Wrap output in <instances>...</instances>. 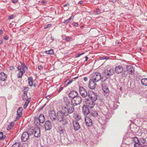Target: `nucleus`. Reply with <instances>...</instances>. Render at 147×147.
Masks as SVG:
<instances>
[{
	"label": "nucleus",
	"mask_w": 147,
	"mask_h": 147,
	"mask_svg": "<svg viewBox=\"0 0 147 147\" xmlns=\"http://www.w3.org/2000/svg\"><path fill=\"white\" fill-rule=\"evenodd\" d=\"M64 116H67V115L64 114V111L62 109L61 111H59L57 113V120L59 121L61 119L65 118Z\"/></svg>",
	"instance_id": "6e6552de"
},
{
	"label": "nucleus",
	"mask_w": 147,
	"mask_h": 147,
	"mask_svg": "<svg viewBox=\"0 0 147 147\" xmlns=\"http://www.w3.org/2000/svg\"><path fill=\"white\" fill-rule=\"evenodd\" d=\"M84 80L86 82L88 78L87 77H85L84 78Z\"/></svg>",
	"instance_id": "e2e57ef3"
},
{
	"label": "nucleus",
	"mask_w": 147,
	"mask_h": 147,
	"mask_svg": "<svg viewBox=\"0 0 147 147\" xmlns=\"http://www.w3.org/2000/svg\"><path fill=\"white\" fill-rule=\"evenodd\" d=\"M109 1L110 2L113 3H115L116 1V0H109Z\"/></svg>",
	"instance_id": "0e129e2a"
},
{
	"label": "nucleus",
	"mask_w": 147,
	"mask_h": 147,
	"mask_svg": "<svg viewBox=\"0 0 147 147\" xmlns=\"http://www.w3.org/2000/svg\"><path fill=\"white\" fill-rule=\"evenodd\" d=\"M44 127L46 131L50 130L52 129V123L50 121L47 120L45 122Z\"/></svg>",
	"instance_id": "9b49d317"
},
{
	"label": "nucleus",
	"mask_w": 147,
	"mask_h": 147,
	"mask_svg": "<svg viewBox=\"0 0 147 147\" xmlns=\"http://www.w3.org/2000/svg\"><path fill=\"white\" fill-rule=\"evenodd\" d=\"M101 78V84H102L104 83H106V84H107V82H109V81H107V79H108V78H105H105L103 77V76H102Z\"/></svg>",
	"instance_id": "c85d7f7f"
},
{
	"label": "nucleus",
	"mask_w": 147,
	"mask_h": 147,
	"mask_svg": "<svg viewBox=\"0 0 147 147\" xmlns=\"http://www.w3.org/2000/svg\"><path fill=\"white\" fill-rule=\"evenodd\" d=\"M59 121L60 122H61L62 123V125L63 126H65L66 125L68 124V121L65 117L62 120L61 119Z\"/></svg>",
	"instance_id": "a878e982"
},
{
	"label": "nucleus",
	"mask_w": 147,
	"mask_h": 147,
	"mask_svg": "<svg viewBox=\"0 0 147 147\" xmlns=\"http://www.w3.org/2000/svg\"><path fill=\"white\" fill-rule=\"evenodd\" d=\"M51 24H48L47 25V26L46 27H44V28H48L50 27H51Z\"/></svg>",
	"instance_id": "5fc2aeb1"
},
{
	"label": "nucleus",
	"mask_w": 147,
	"mask_h": 147,
	"mask_svg": "<svg viewBox=\"0 0 147 147\" xmlns=\"http://www.w3.org/2000/svg\"><path fill=\"white\" fill-rule=\"evenodd\" d=\"M114 74V71L113 69L111 68L109 69H105L102 73V75L105 78H109L110 76Z\"/></svg>",
	"instance_id": "7ed1b4c3"
},
{
	"label": "nucleus",
	"mask_w": 147,
	"mask_h": 147,
	"mask_svg": "<svg viewBox=\"0 0 147 147\" xmlns=\"http://www.w3.org/2000/svg\"><path fill=\"white\" fill-rule=\"evenodd\" d=\"M75 118L77 120H79L81 119V117L79 114H76L75 115Z\"/></svg>",
	"instance_id": "c03bdc74"
},
{
	"label": "nucleus",
	"mask_w": 147,
	"mask_h": 147,
	"mask_svg": "<svg viewBox=\"0 0 147 147\" xmlns=\"http://www.w3.org/2000/svg\"><path fill=\"white\" fill-rule=\"evenodd\" d=\"M7 77V75L3 72L0 73V80L1 81H5Z\"/></svg>",
	"instance_id": "4be33fe9"
},
{
	"label": "nucleus",
	"mask_w": 147,
	"mask_h": 147,
	"mask_svg": "<svg viewBox=\"0 0 147 147\" xmlns=\"http://www.w3.org/2000/svg\"><path fill=\"white\" fill-rule=\"evenodd\" d=\"M45 53L47 54L52 55L54 53V52L52 49H51L49 51H46Z\"/></svg>",
	"instance_id": "4c0bfd02"
},
{
	"label": "nucleus",
	"mask_w": 147,
	"mask_h": 147,
	"mask_svg": "<svg viewBox=\"0 0 147 147\" xmlns=\"http://www.w3.org/2000/svg\"><path fill=\"white\" fill-rule=\"evenodd\" d=\"M70 20H69V19H68L67 20H65L64 22V23H68V22H69L70 21Z\"/></svg>",
	"instance_id": "8fccbe9b"
},
{
	"label": "nucleus",
	"mask_w": 147,
	"mask_h": 147,
	"mask_svg": "<svg viewBox=\"0 0 147 147\" xmlns=\"http://www.w3.org/2000/svg\"><path fill=\"white\" fill-rule=\"evenodd\" d=\"M73 24L75 26H78V24L76 22H74Z\"/></svg>",
	"instance_id": "680f3d73"
},
{
	"label": "nucleus",
	"mask_w": 147,
	"mask_h": 147,
	"mask_svg": "<svg viewBox=\"0 0 147 147\" xmlns=\"http://www.w3.org/2000/svg\"><path fill=\"white\" fill-rule=\"evenodd\" d=\"M51 96L52 95H48L46 97V98H47V99H49L50 98Z\"/></svg>",
	"instance_id": "13d9d810"
},
{
	"label": "nucleus",
	"mask_w": 147,
	"mask_h": 147,
	"mask_svg": "<svg viewBox=\"0 0 147 147\" xmlns=\"http://www.w3.org/2000/svg\"><path fill=\"white\" fill-rule=\"evenodd\" d=\"M18 73L17 74V77L19 78H21L23 74L25 72V70H20Z\"/></svg>",
	"instance_id": "cd10ccee"
},
{
	"label": "nucleus",
	"mask_w": 147,
	"mask_h": 147,
	"mask_svg": "<svg viewBox=\"0 0 147 147\" xmlns=\"http://www.w3.org/2000/svg\"><path fill=\"white\" fill-rule=\"evenodd\" d=\"M79 92L80 94L84 98L86 97L88 95V92H87L85 89L83 87H79Z\"/></svg>",
	"instance_id": "1a4fd4ad"
},
{
	"label": "nucleus",
	"mask_w": 147,
	"mask_h": 147,
	"mask_svg": "<svg viewBox=\"0 0 147 147\" xmlns=\"http://www.w3.org/2000/svg\"><path fill=\"white\" fill-rule=\"evenodd\" d=\"M142 84L144 85L147 86V79L144 78L142 79L141 80Z\"/></svg>",
	"instance_id": "2f4dec72"
},
{
	"label": "nucleus",
	"mask_w": 147,
	"mask_h": 147,
	"mask_svg": "<svg viewBox=\"0 0 147 147\" xmlns=\"http://www.w3.org/2000/svg\"><path fill=\"white\" fill-rule=\"evenodd\" d=\"M64 103L65 105L62 107V109L64 114L68 116L69 114L73 113L74 111V107L71 103L70 100L68 99L67 97H64L63 98Z\"/></svg>",
	"instance_id": "f257e3e1"
},
{
	"label": "nucleus",
	"mask_w": 147,
	"mask_h": 147,
	"mask_svg": "<svg viewBox=\"0 0 147 147\" xmlns=\"http://www.w3.org/2000/svg\"><path fill=\"white\" fill-rule=\"evenodd\" d=\"M78 95V93L75 91H71L69 94V96L71 99H73L74 98L77 96Z\"/></svg>",
	"instance_id": "a211bd4d"
},
{
	"label": "nucleus",
	"mask_w": 147,
	"mask_h": 147,
	"mask_svg": "<svg viewBox=\"0 0 147 147\" xmlns=\"http://www.w3.org/2000/svg\"><path fill=\"white\" fill-rule=\"evenodd\" d=\"M49 115L51 119L53 121H54L56 119V113L54 111L50 110L49 112Z\"/></svg>",
	"instance_id": "f8f14e48"
},
{
	"label": "nucleus",
	"mask_w": 147,
	"mask_h": 147,
	"mask_svg": "<svg viewBox=\"0 0 147 147\" xmlns=\"http://www.w3.org/2000/svg\"><path fill=\"white\" fill-rule=\"evenodd\" d=\"M133 140L135 143H136V142H139V139L137 137H134L133 138H132Z\"/></svg>",
	"instance_id": "a18cd8bd"
},
{
	"label": "nucleus",
	"mask_w": 147,
	"mask_h": 147,
	"mask_svg": "<svg viewBox=\"0 0 147 147\" xmlns=\"http://www.w3.org/2000/svg\"><path fill=\"white\" fill-rule=\"evenodd\" d=\"M109 58V57H102L101 58V59H108Z\"/></svg>",
	"instance_id": "6e6d98bb"
},
{
	"label": "nucleus",
	"mask_w": 147,
	"mask_h": 147,
	"mask_svg": "<svg viewBox=\"0 0 147 147\" xmlns=\"http://www.w3.org/2000/svg\"><path fill=\"white\" fill-rule=\"evenodd\" d=\"M18 0H13L12 2L14 3H16L18 2Z\"/></svg>",
	"instance_id": "69168bd1"
},
{
	"label": "nucleus",
	"mask_w": 147,
	"mask_h": 147,
	"mask_svg": "<svg viewBox=\"0 0 147 147\" xmlns=\"http://www.w3.org/2000/svg\"><path fill=\"white\" fill-rule=\"evenodd\" d=\"M29 90V88L28 87H25L24 89V90H25V91H26V92L27 93V92L26 91H27Z\"/></svg>",
	"instance_id": "4d7b16f0"
},
{
	"label": "nucleus",
	"mask_w": 147,
	"mask_h": 147,
	"mask_svg": "<svg viewBox=\"0 0 147 147\" xmlns=\"http://www.w3.org/2000/svg\"><path fill=\"white\" fill-rule=\"evenodd\" d=\"M3 133L2 132H0V140H3Z\"/></svg>",
	"instance_id": "de8ad7c7"
},
{
	"label": "nucleus",
	"mask_w": 147,
	"mask_h": 147,
	"mask_svg": "<svg viewBox=\"0 0 147 147\" xmlns=\"http://www.w3.org/2000/svg\"><path fill=\"white\" fill-rule=\"evenodd\" d=\"M84 53H81L80 54H78V55H77V56H76V57H79L80 56H81V55H83V54H84Z\"/></svg>",
	"instance_id": "bf43d9fd"
},
{
	"label": "nucleus",
	"mask_w": 147,
	"mask_h": 147,
	"mask_svg": "<svg viewBox=\"0 0 147 147\" xmlns=\"http://www.w3.org/2000/svg\"><path fill=\"white\" fill-rule=\"evenodd\" d=\"M90 115V117L92 116L96 118V119L98 118L99 117L98 113L96 111L93 112L92 113H91Z\"/></svg>",
	"instance_id": "7c9ffc66"
},
{
	"label": "nucleus",
	"mask_w": 147,
	"mask_h": 147,
	"mask_svg": "<svg viewBox=\"0 0 147 147\" xmlns=\"http://www.w3.org/2000/svg\"><path fill=\"white\" fill-rule=\"evenodd\" d=\"M15 17V16L14 15H12L11 16H9L8 17V18L9 19H12L14 18Z\"/></svg>",
	"instance_id": "09e8293b"
},
{
	"label": "nucleus",
	"mask_w": 147,
	"mask_h": 147,
	"mask_svg": "<svg viewBox=\"0 0 147 147\" xmlns=\"http://www.w3.org/2000/svg\"><path fill=\"white\" fill-rule=\"evenodd\" d=\"M128 74H129V73L126 70H124L123 71L121 76L123 77H126L127 76Z\"/></svg>",
	"instance_id": "c9c22d12"
},
{
	"label": "nucleus",
	"mask_w": 147,
	"mask_h": 147,
	"mask_svg": "<svg viewBox=\"0 0 147 147\" xmlns=\"http://www.w3.org/2000/svg\"><path fill=\"white\" fill-rule=\"evenodd\" d=\"M85 122L86 125L88 127H90L92 125V119L88 116L85 117Z\"/></svg>",
	"instance_id": "dca6fc26"
},
{
	"label": "nucleus",
	"mask_w": 147,
	"mask_h": 147,
	"mask_svg": "<svg viewBox=\"0 0 147 147\" xmlns=\"http://www.w3.org/2000/svg\"><path fill=\"white\" fill-rule=\"evenodd\" d=\"M72 125L75 131H78L80 127L79 123L76 120H74L73 121Z\"/></svg>",
	"instance_id": "2eb2a0df"
},
{
	"label": "nucleus",
	"mask_w": 147,
	"mask_h": 147,
	"mask_svg": "<svg viewBox=\"0 0 147 147\" xmlns=\"http://www.w3.org/2000/svg\"><path fill=\"white\" fill-rule=\"evenodd\" d=\"M20 144L19 142H15L11 147H20Z\"/></svg>",
	"instance_id": "ea45409f"
},
{
	"label": "nucleus",
	"mask_w": 147,
	"mask_h": 147,
	"mask_svg": "<svg viewBox=\"0 0 147 147\" xmlns=\"http://www.w3.org/2000/svg\"><path fill=\"white\" fill-rule=\"evenodd\" d=\"M39 122L41 123H43L45 121V118L44 115L42 114H40L38 118Z\"/></svg>",
	"instance_id": "b1692460"
},
{
	"label": "nucleus",
	"mask_w": 147,
	"mask_h": 147,
	"mask_svg": "<svg viewBox=\"0 0 147 147\" xmlns=\"http://www.w3.org/2000/svg\"><path fill=\"white\" fill-rule=\"evenodd\" d=\"M23 110V109L22 107H19L17 111V115H19V116H21L22 115Z\"/></svg>",
	"instance_id": "bb28decb"
},
{
	"label": "nucleus",
	"mask_w": 147,
	"mask_h": 147,
	"mask_svg": "<svg viewBox=\"0 0 147 147\" xmlns=\"http://www.w3.org/2000/svg\"><path fill=\"white\" fill-rule=\"evenodd\" d=\"M22 98L24 100H27L28 98V96L27 93L26 92V91H24L23 94L22 95Z\"/></svg>",
	"instance_id": "72a5a7b5"
},
{
	"label": "nucleus",
	"mask_w": 147,
	"mask_h": 147,
	"mask_svg": "<svg viewBox=\"0 0 147 147\" xmlns=\"http://www.w3.org/2000/svg\"><path fill=\"white\" fill-rule=\"evenodd\" d=\"M123 67L119 65L116 67L115 69V72L117 74H119L121 73L123 71Z\"/></svg>",
	"instance_id": "aec40b11"
},
{
	"label": "nucleus",
	"mask_w": 147,
	"mask_h": 147,
	"mask_svg": "<svg viewBox=\"0 0 147 147\" xmlns=\"http://www.w3.org/2000/svg\"><path fill=\"white\" fill-rule=\"evenodd\" d=\"M117 102H116L114 103L113 107L114 110H115L117 109L119 106V105L117 104Z\"/></svg>",
	"instance_id": "37998d69"
},
{
	"label": "nucleus",
	"mask_w": 147,
	"mask_h": 147,
	"mask_svg": "<svg viewBox=\"0 0 147 147\" xmlns=\"http://www.w3.org/2000/svg\"><path fill=\"white\" fill-rule=\"evenodd\" d=\"M65 40L67 41H69L70 40V38L69 37H67L66 38Z\"/></svg>",
	"instance_id": "052dcab7"
},
{
	"label": "nucleus",
	"mask_w": 147,
	"mask_h": 147,
	"mask_svg": "<svg viewBox=\"0 0 147 147\" xmlns=\"http://www.w3.org/2000/svg\"><path fill=\"white\" fill-rule=\"evenodd\" d=\"M57 132L59 134L61 137L63 136L66 133L65 128L61 126H59L57 127Z\"/></svg>",
	"instance_id": "9d476101"
},
{
	"label": "nucleus",
	"mask_w": 147,
	"mask_h": 147,
	"mask_svg": "<svg viewBox=\"0 0 147 147\" xmlns=\"http://www.w3.org/2000/svg\"><path fill=\"white\" fill-rule=\"evenodd\" d=\"M29 102L30 100H27L26 101V102L24 106V109H26L27 107L29 104Z\"/></svg>",
	"instance_id": "49530a36"
},
{
	"label": "nucleus",
	"mask_w": 147,
	"mask_h": 147,
	"mask_svg": "<svg viewBox=\"0 0 147 147\" xmlns=\"http://www.w3.org/2000/svg\"><path fill=\"white\" fill-rule=\"evenodd\" d=\"M101 78H102V76L100 73L96 72L92 74V76L90 79H92L94 81L97 82L99 81Z\"/></svg>",
	"instance_id": "20e7f679"
},
{
	"label": "nucleus",
	"mask_w": 147,
	"mask_h": 147,
	"mask_svg": "<svg viewBox=\"0 0 147 147\" xmlns=\"http://www.w3.org/2000/svg\"><path fill=\"white\" fill-rule=\"evenodd\" d=\"M29 134L27 132H24L21 136V139L23 142L27 141L28 139Z\"/></svg>",
	"instance_id": "f3484780"
},
{
	"label": "nucleus",
	"mask_w": 147,
	"mask_h": 147,
	"mask_svg": "<svg viewBox=\"0 0 147 147\" xmlns=\"http://www.w3.org/2000/svg\"><path fill=\"white\" fill-rule=\"evenodd\" d=\"M96 82L94 81L92 79H90L89 81L88 86L89 88L91 89H94L96 87Z\"/></svg>",
	"instance_id": "4468645a"
},
{
	"label": "nucleus",
	"mask_w": 147,
	"mask_h": 147,
	"mask_svg": "<svg viewBox=\"0 0 147 147\" xmlns=\"http://www.w3.org/2000/svg\"><path fill=\"white\" fill-rule=\"evenodd\" d=\"M34 123L37 126V127L39 126L40 125V123L39 122V121L38 119V117H36L34 119Z\"/></svg>",
	"instance_id": "473e14b6"
},
{
	"label": "nucleus",
	"mask_w": 147,
	"mask_h": 147,
	"mask_svg": "<svg viewBox=\"0 0 147 147\" xmlns=\"http://www.w3.org/2000/svg\"><path fill=\"white\" fill-rule=\"evenodd\" d=\"M40 131L39 127H36V130L34 134V136L38 138L40 136Z\"/></svg>",
	"instance_id": "412c9836"
},
{
	"label": "nucleus",
	"mask_w": 147,
	"mask_h": 147,
	"mask_svg": "<svg viewBox=\"0 0 147 147\" xmlns=\"http://www.w3.org/2000/svg\"><path fill=\"white\" fill-rule=\"evenodd\" d=\"M18 116L16 117V119H14L15 121H16L18 119L20 118L21 117L19 116V115H17Z\"/></svg>",
	"instance_id": "603ef678"
},
{
	"label": "nucleus",
	"mask_w": 147,
	"mask_h": 147,
	"mask_svg": "<svg viewBox=\"0 0 147 147\" xmlns=\"http://www.w3.org/2000/svg\"><path fill=\"white\" fill-rule=\"evenodd\" d=\"M82 101V99L81 97L78 95L72 99L71 102L73 105L75 106L80 105Z\"/></svg>",
	"instance_id": "39448f33"
},
{
	"label": "nucleus",
	"mask_w": 147,
	"mask_h": 147,
	"mask_svg": "<svg viewBox=\"0 0 147 147\" xmlns=\"http://www.w3.org/2000/svg\"><path fill=\"white\" fill-rule=\"evenodd\" d=\"M126 71H128L129 74H133L134 73V69L133 67L131 65H127L126 66Z\"/></svg>",
	"instance_id": "ddd939ff"
},
{
	"label": "nucleus",
	"mask_w": 147,
	"mask_h": 147,
	"mask_svg": "<svg viewBox=\"0 0 147 147\" xmlns=\"http://www.w3.org/2000/svg\"><path fill=\"white\" fill-rule=\"evenodd\" d=\"M63 87H60L59 88V89L58 90V92H61V90H63Z\"/></svg>",
	"instance_id": "864d4df0"
},
{
	"label": "nucleus",
	"mask_w": 147,
	"mask_h": 147,
	"mask_svg": "<svg viewBox=\"0 0 147 147\" xmlns=\"http://www.w3.org/2000/svg\"><path fill=\"white\" fill-rule=\"evenodd\" d=\"M4 39L5 40H7L8 39V37L7 36H5L4 37Z\"/></svg>",
	"instance_id": "338daca9"
},
{
	"label": "nucleus",
	"mask_w": 147,
	"mask_h": 147,
	"mask_svg": "<svg viewBox=\"0 0 147 147\" xmlns=\"http://www.w3.org/2000/svg\"><path fill=\"white\" fill-rule=\"evenodd\" d=\"M36 130V127H35L34 129H29V135H31L32 134H34V132Z\"/></svg>",
	"instance_id": "e433bc0d"
},
{
	"label": "nucleus",
	"mask_w": 147,
	"mask_h": 147,
	"mask_svg": "<svg viewBox=\"0 0 147 147\" xmlns=\"http://www.w3.org/2000/svg\"><path fill=\"white\" fill-rule=\"evenodd\" d=\"M82 110V113L85 115H88L90 113L88 107L85 105L83 106Z\"/></svg>",
	"instance_id": "6ab92c4d"
},
{
	"label": "nucleus",
	"mask_w": 147,
	"mask_h": 147,
	"mask_svg": "<svg viewBox=\"0 0 147 147\" xmlns=\"http://www.w3.org/2000/svg\"><path fill=\"white\" fill-rule=\"evenodd\" d=\"M134 147H142V145L140 143L138 142H136L134 144Z\"/></svg>",
	"instance_id": "a19ab883"
},
{
	"label": "nucleus",
	"mask_w": 147,
	"mask_h": 147,
	"mask_svg": "<svg viewBox=\"0 0 147 147\" xmlns=\"http://www.w3.org/2000/svg\"><path fill=\"white\" fill-rule=\"evenodd\" d=\"M21 67L20 65L17 67V68L19 70H24V68L28 69V67L26 66L24 63H21Z\"/></svg>",
	"instance_id": "393cba45"
},
{
	"label": "nucleus",
	"mask_w": 147,
	"mask_h": 147,
	"mask_svg": "<svg viewBox=\"0 0 147 147\" xmlns=\"http://www.w3.org/2000/svg\"><path fill=\"white\" fill-rule=\"evenodd\" d=\"M102 89L104 92L107 93L109 92V90L107 87L106 83L102 84Z\"/></svg>",
	"instance_id": "5701e85b"
},
{
	"label": "nucleus",
	"mask_w": 147,
	"mask_h": 147,
	"mask_svg": "<svg viewBox=\"0 0 147 147\" xmlns=\"http://www.w3.org/2000/svg\"><path fill=\"white\" fill-rule=\"evenodd\" d=\"M85 102L86 104V105L90 109L93 108L95 104L94 101L88 99H85Z\"/></svg>",
	"instance_id": "0eeeda50"
},
{
	"label": "nucleus",
	"mask_w": 147,
	"mask_h": 147,
	"mask_svg": "<svg viewBox=\"0 0 147 147\" xmlns=\"http://www.w3.org/2000/svg\"><path fill=\"white\" fill-rule=\"evenodd\" d=\"M88 95L89 97L90 98V100L95 101L97 99V94L93 91H89L88 92Z\"/></svg>",
	"instance_id": "423d86ee"
},
{
	"label": "nucleus",
	"mask_w": 147,
	"mask_h": 147,
	"mask_svg": "<svg viewBox=\"0 0 147 147\" xmlns=\"http://www.w3.org/2000/svg\"><path fill=\"white\" fill-rule=\"evenodd\" d=\"M14 122H11V123L7 127V130H10L14 125Z\"/></svg>",
	"instance_id": "f704fd0d"
},
{
	"label": "nucleus",
	"mask_w": 147,
	"mask_h": 147,
	"mask_svg": "<svg viewBox=\"0 0 147 147\" xmlns=\"http://www.w3.org/2000/svg\"><path fill=\"white\" fill-rule=\"evenodd\" d=\"M73 80H69V81L67 82V85H69V84H70L72 82H73Z\"/></svg>",
	"instance_id": "3c124183"
},
{
	"label": "nucleus",
	"mask_w": 147,
	"mask_h": 147,
	"mask_svg": "<svg viewBox=\"0 0 147 147\" xmlns=\"http://www.w3.org/2000/svg\"><path fill=\"white\" fill-rule=\"evenodd\" d=\"M100 108L102 115V116L101 119H100V122L102 124L104 125L106 124L108 120L110 118L111 116L106 106L101 107Z\"/></svg>",
	"instance_id": "f03ea898"
},
{
	"label": "nucleus",
	"mask_w": 147,
	"mask_h": 147,
	"mask_svg": "<svg viewBox=\"0 0 147 147\" xmlns=\"http://www.w3.org/2000/svg\"><path fill=\"white\" fill-rule=\"evenodd\" d=\"M146 142L145 139L143 138H140L139 140V143H142L143 144H144Z\"/></svg>",
	"instance_id": "58836bf2"
},
{
	"label": "nucleus",
	"mask_w": 147,
	"mask_h": 147,
	"mask_svg": "<svg viewBox=\"0 0 147 147\" xmlns=\"http://www.w3.org/2000/svg\"><path fill=\"white\" fill-rule=\"evenodd\" d=\"M10 68L11 70H12L14 68V67L13 66H12L11 67H10Z\"/></svg>",
	"instance_id": "774afa93"
},
{
	"label": "nucleus",
	"mask_w": 147,
	"mask_h": 147,
	"mask_svg": "<svg viewBox=\"0 0 147 147\" xmlns=\"http://www.w3.org/2000/svg\"><path fill=\"white\" fill-rule=\"evenodd\" d=\"M100 10L98 9H96L94 12V14L95 15H98L100 13Z\"/></svg>",
	"instance_id": "79ce46f5"
},
{
	"label": "nucleus",
	"mask_w": 147,
	"mask_h": 147,
	"mask_svg": "<svg viewBox=\"0 0 147 147\" xmlns=\"http://www.w3.org/2000/svg\"><path fill=\"white\" fill-rule=\"evenodd\" d=\"M28 84L30 86H32L33 85V78L31 77H29L28 78Z\"/></svg>",
	"instance_id": "c756f323"
}]
</instances>
